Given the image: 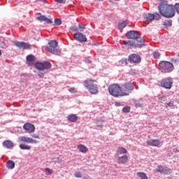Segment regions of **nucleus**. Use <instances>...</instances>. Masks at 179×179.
Here are the masks:
<instances>
[{"mask_svg":"<svg viewBox=\"0 0 179 179\" xmlns=\"http://www.w3.org/2000/svg\"><path fill=\"white\" fill-rule=\"evenodd\" d=\"M69 92H70V93H78V90L75 87H71L69 90Z\"/></svg>","mask_w":179,"mask_h":179,"instance_id":"nucleus-39","label":"nucleus"},{"mask_svg":"<svg viewBox=\"0 0 179 179\" xmlns=\"http://www.w3.org/2000/svg\"><path fill=\"white\" fill-rule=\"evenodd\" d=\"M136 176H138L140 179H149L148 175L143 172H137Z\"/></svg>","mask_w":179,"mask_h":179,"instance_id":"nucleus-28","label":"nucleus"},{"mask_svg":"<svg viewBox=\"0 0 179 179\" xmlns=\"http://www.w3.org/2000/svg\"><path fill=\"white\" fill-rule=\"evenodd\" d=\"M67 120L70 122H76V121H78V115L76 114L69 115L67 116Z\"/></svg>","mask_w":179,"mask_h":179,"instance_id":"nucleus-25","label":"nucleus"},{"mask_svg":"<svg viewBox=\"0 0 179 179\" xmlns=\"http://www.w3.org/2000/svg\"><path fill=\"white\" fill-rule=\"evenodd\" d=\"M49 46H45V50L54 55H61V50L57 48L58 42L57 41H50L48 42Z\"/></svg>","mask_w":179,"mask_h":179,"instance_id":"nucleus-3","label":"nucleus"},{"mask_svg":"<svg viewBox=\"0 0 179 179\" xmlns=\"http://www.w3.org/2000/svg\"><path fill=\"white\" fill-rule=\"evenodd\" d=\"M97 81L93 78H88L84 81V87L87 90L92 87L93 85H96Z\"/></svg>","mask_w":179,"mask_h":179,"instance_id":"nucleus-17","label":"nucleus"},{"mask_svg":"<svg viewBox=\"0 0 179 179\" xmlns=\"http://www.w3.org/2000/svg\"><path fill=\"white\" fill-rule=\"evenodd\" d=\"M56 2H57V3H65L66 0H56Z\"/></svg>","mask_w":179,"mask_h":179,"instance_id":"nucleus-43","label":"nucleus"},{"mask_svg":"<svg viewBox=\"0 0 179 179\" xmlns=\"http://www.w3.org/2000/svg\"><path fill=\"white\" fill-rule=\"evenodd\" d=\"M173 106H174L173 103L169 102L166 104V107H173Z\"/></svg>","mask_w":179,"mask_h":179,"instance_id":"nucleus-47","label":"nucleus"},{"mask_svg":"<svg viewBox=\"0 0 179 179\" xmlns=\"http://www.w3.org/2000/svg\"><path fill=\"white\" fill-rule=\"evenodd\" d=\"M44 75H45V71H44L38 72V76H39V78H43Z\"/></svg>","mask_w":179,"mask_h":179,"instance_id":"nucleus-37","label":"nucleus"},{"mask_svg":"<svg viewBox=\"0 0 179 179\" xmlns=\"http://www.w3.org/2000/svg\"><path fill=\"white\" fill-rule=\"evenodd\" d=\"M134 89H135V87L132 83H127L122 85L120 87V97L129 96V92H131Z\"/></svg>","mask_w":179,"mask_h":179,"instance_id":"nucleus-4","label":"nucleus"},{"mask_svg":"<svg viewBox=\"0 0 179 179\" xmlns=\"http://www.w3.org/2000/svg\"><path fill=\"white\" fill-rule=\"evenodd\" d=\"M19 142H22L23 143H37L38 141L30 137L20 136L18 137Z\"/></svg>","mask_w":179,"mask_h":179,"instance_id":"nucleus-13","label":"nucleus"},{"mask_svg":"<svg viewBox=\"0 0 179 179\" xmlns=\"http://www.w3.org/2000/svg\"><path fill=\"white\" fill-rule=\"evenodd\" d=\"M74 176L77 178H80L82 177V173H80V172H76Z\"/></svg>","mask_w":179,"mask_h":179,"instance_id":"nucleus-40","label":"nucleus"},{"mask_svg":"<svg viewBox=\"0 0 179 179\" xmlns=\"http://www.w3.org/2000/svg\"><path fill=\"white\" fill-rule=\"evenodd\" d=\"M31 136L32 138H35V139H40V136L36 134H32Z\"/></svg>","mask_w":179,"mask_h":179,"instance_id":"nucleus-46","label":"nucleus"},{"mask_svg":"<svg viewBox=\"0 0 179 179\" xmlns=\"http://www.w3.org/2000/svg\"><path fill=\"white\" fill-rule=\"evenodd\" d=\"M13 44L18 48H23L24 50H30L31 48V45L24 42L14 41Z\"/></svg>","mask_w":179,"mask_h":179,"instance_id":"nucleus-9","label":"nucleus"},{"mask_svg":"<svg viewBox=\"0 0 179 179\" xmlns=\"http://www.w3.org/2000/svg\"><path fill=\"white\" fill-rule=\"evenodd\" d=\"M134 104H135V106H136V107H137V108H138V107H143V104H142V103H141L140 102H139V101H134Z\"/></svg>","mask_w":179,"mask_h":179,"instance_id":"nucleus-35","label":"nucleus"},{"mask_svg":"<svg viewBox=\"0 0 179 179\" xmlns=\"http://www.w3.org/2000/svg\"><path fill=\"white\" fill-rule=\"evenodd\" d=\"M126 37L129 40H135V38H138L141 37V34L138 31H129L127 32Z\"/></svg>","mask_w":179,"mask_h":179,"instance_id":"nucleus-8","label":"nucleus"},{"mask_svg":"<svg viewBox=\"0 0 179 179\" xmlns=\"http://www.w3.org/2000/svg\"><path fill=\"white\" fill-rule=\"evenodd\" d=\"M158 100L162 101H166V96H159L158 98Z\"/></svg>","mask_w":179,"mask_h":179,"instance_id":"nucleus-41","label":"nucleus"},{"mask_svg":"<svg viewBox=\"0 0 179 179\" xmlns=\"http://www.w3.org/2000/svg\"><path fill=\"white\" fill-rule=\"evenodd\" d=\"M158 9L159 10V13L164 17H173L174 15H176V13H174V9H176V12L179 13V3H176L173 7L171 5L161 3L158 7Z\"/></svg>","mask_w":179,"mask_h":179,"instance_id":"nucleus-1","label":"nucleus"},{"mask_svg":"<svg viewBox=\"0 0 179 179\" xmlns=\"http://www.w3.org/2000/svg\"><path fill=\"white\" fill-rule=\"evenodd\" d=\"M161 86L162 87H164V89H170L173 86V79L169 78L164 80L161 83Z\"/></svg>","mask_w":179,"mask_h":179,"instance_id":"nucleus-14","label":"nucleus"},{"mask_svg":"<svg viewBox=\"0 0 179 179\" xmlns=\"http://www.w3.org/2000/svg\"><path fill=\"white\" fill-rule=\"evenodd\" d=\"M87 90H88V92H90L91 94H97V93H99V87L97 86V84H94V85Z\"/></svg>","mask_w":179,"mask_h":179,"instance_id":"nucleus-20","label":"nucleus"},{"mask_svg":"<svg viewBox=\"0 0 179 179\" xmlns=\"http://www.w3.org/2000/svg\"><path fill=\"white\" fill-rule=\"evenodd\" d=\"M158 173H161V174H170L171 173V169L167 167H163L162 166H158L156 169Z\"/></svg>","mask_w":179,"mask_h":179,"instance_id":"nucleus-18","label":"nucleus"},{"mask_svg":"<svg viewBox=\"0 0 179 179\" xmlns=\"http://www.w3.org/2000/svg\"><path fill=\"white\" fill-rule=\"evenodd\" d=\"M99 1H103V0H99Z\"/></svg>","mask_w":179,"mask_h":179,"instance_id":"nucleus-51","label":"nucleus"},{"mask_svg":"<svg viewBox=\"0 0 179 179\" xmlns=\"http://www.w3.org/2000/svg\"><path fill=\"white\" fill-rule=\"evenodd\" d=\"M0 55H2V52L0 50Z\"/></svg>","mask_w":179,"mask_h":179,"instance_id":"nucleus-50","label":"nucleus"},{"mask_svg":"<svg viewBox=\"0 0 179 179\" xmlns=\"http://www.w3.org/2000/svg\"><path fill=\"white\" fill-rule=\"evenodd\" d=\"M71 30H72L73 31H78V27L73 26L71 27Z\"/></svg>","mask_w":179,"mask_h":179,"instance_id":"nucleus-42","label":"nucleus"},{"mask_svg":"<svg viewBox=\"0 0 179 179\" xmlns=\"http://www.w3.org/2000/svg\"><path fill=\"white\" fill-rule=\"evenodd\" d=\"M127 24H128V20L123 21L122 23H119L118 29H125V27H127Z\"/></svg>","mask_w":179,"mask_h":179,"instance_id":"nucleus-29","label":"nucleus"},{"mask_svg":"<svg viewBox=\"0 0 179 179\" xmlns=\"http://www.w3.org/2000/svg\"><path fill=\"white\" fill-rule=\"evenodd\" d=\"M80 29H86V26L83 24H79Z\"/></svg>","mask_w":179,"mask_h":179,"instance_id":"nucleus-45","label":"nucleus"},{"mask_svg":"<svg viewBox=\"0 0 179 179\" xmlns=\"http://www.w3.org/2000/svg\"><path fill=\"white\" fill-rule=\"evenodd\" d=\"M62 23V21L59 19H55V24L57 25V26H60V24Z\"/></svg>","mask_w":179,"mask_h":179,"instance_id":"nucleus-38","label":"nucleus"},{"mask_svg":"<svg viewBox=\"0 0 179 179\" xmlns=\"http://www.w3.org/2000/svg\"><path fill=\"white\" fill-rule=\"evenodd\" d=\"M162 16H160V14L155 13V14L152 13H148L146 15V19L148 20V22H153V20H159L161 19Z\"/></svg>","mask_w":179,"mask_h":179,"instance_id":"nucleus-12","label":"nucleus"},{"mask_svg":"<svg viewBox=\"0 0 179 179\" xmlns=\"http://www.w3.org/2000/svg\"><path fill=\"white\" fill-rule=\"evenodd\" d=\"M128 61L130 64H139L141 61V56L137 54H131L129 55Z\"/></svg>","mask_w":179,"mask_h":179,"instance_id":"nucleus-7","label":"nucleus"},{"mask_svg":"<svg viewBox=\"0 0 179 179\" xmlns=\"http://www.w3.org/2000/svg\"><path fill=\"white\" fill-rule=\"evenodd\" d=\"M172 24L173 23L171 22V20H165L164 22V26H166V27H171Z\"/></svg>","mask_w":179,"mask_h":179,"instance_id":"nucleus-31","label":"nucleus"},{"mask_svg":"<svg viewBox=\"0 0 179 179\" xmlns=\"http://www.w3.org/2000/svg\"><path fill=\"white\" fill-rule=\"evenodd\" d=\"M52 65L49 62H36L35 64V67L38 71H47V69H50Z\"/></svg>","mask_w":179,"mask_h":179,"instance_id":"nucleus-6","label":"nucleus"},{"mask_svg":"<svg viewBox=\"0 0 179 179\" xmlns=\"http://www.w3.org/2000/svg\"><path fill=\"white\" fill-rule=\"evenodd\" d=\"M108 92L113 97H121V87L117 84L110 85Z\"/></svg>","mask_w":179,"mask_h":179,"instance_id":"nucleus-5","label":"nucleus"},{"mask_svg":"<svg viewBox=\"0 0 179 179\" xmlns=\"http://www.w3.org/2000/svg\"><path fill=\"white\" fill-rule=\"evenodd\" d=\"M154 58L155 59H159V58H160V53L159 52H154Z\"/></svg>","mask_w":179,"mask_h":179,"instance_id":"nucleus-36","label":"nucleus"},{"mask_svg":"<svg viewBox=\"0 0 179 179\" xmlns=\"http://www.w3.org/2000/svg\"><path fill=\"white\" fill-rule=\"evenodd\" d=\"M147 145L148 146H155V148H161L163 143L159 139H150L147 141Z\"/></svg>","mask_w":179,"mask_h":179,"instance_id":"nucleus-10","label":"nucleus"},{"mask_svg":"<svg viewBox=\"0 0 179 179\" xmlns=\"http://www.w3.org/2000/svg\"><path fill=\"white\" fill-rule=\"evenodd\" d=\"M20 148L22 149V150H30L31 147L30 145L22 143L20 145Z\"/></svg>","mask_w":179,"mask_h":179,"instance_id":"nucleus-30","label":"nucleus"},{"mask_svg":"<svg viewBox=\"0 0 179 179\" xmlns=\"http://www.w3.org/2000/svg\"><path fill=\"white\" fill-rule=\"evenodd\" d=\"M77 149L79 152H80V153H87V152H89V148H87V147L83 144L78 145L77 146Z\"/></svg>","mask_w":179,"mask_h":179,"instance_id":"nucleus-24","label":"nucleus"},{"mask_svg":"<svg viewBox=\"0 0 179 179\" xmlns=\"http://www.w3.org/2000/svg\"><path fill=\"white\" fill-rule=\"evenodd\" d=\"M23 129L24 131H27L28 134H33L34 131H36V127H34V124L31 123H25L23 126Z\"/></svg>","mask_w":179,"mask_h":179,"instance_id":"nucleus-16","label":"nucleus"},{"mask_svg":"<svg viewBox=\"0 0 179 179\" xmlns=\"http://www.w3.org/2000/svg\"><path fill=\"white\" fill-rule=\"evenodd\" d=\"M74 38L77 41H79L80 43H86L87 41V38H86L85 35H83V34L80 32H76L74 34Z\"/></svg>","mask_w":179,"mask_h":179,"instance_id":"nucleus-11","label":"nucleus"},{"mask_svg":"<svg viewBox=\"0 0 179 179\" xmlns=\"http://www.w3.org/2000/svg\"><path fill=\"white\" fill-rule=\"evenodd\" d=\"M123 113H129L131 111V107L129 106H125L122 108Z\"/></svg>","mask_w":179,"mask_h":179,"instance_id":"nucleus-33","label":"nucleus"},{"mask_svg":"<svg viewBox=\"0 0 179 179\" xmlns=\"http://www.w3.org/2000/svg\"><path fill=\"white\" fill-rule=\"evenodd\" d=\"M36 19L40 22H46V23H48V24H51V23H52V20L50 18H48L45 15H41L39 17H37Z\"/></svg>","mask_w":179,"mask_h":179,"instance_id":"nucleus-23","label":"nucleus"},{"mask_svg":"<svg viewBox=\"0 0 179 179\" xmlns=\"http://www.w3.org/2000/svg\"><path fill=\"white\" fill-rule=\"evenodd\" d=\"M6 166L9 170H13V169H15V162L12 160H8L6 162Z\"/></svg>","mask_w":179,"mask_h":179,"instance_id":"nucleus-27","label":"nucleus"},{"mask_svg":"<svg viewBox=\"0 0 179 179\" xmlns=\"http://www.w3.org/2000/svg\"><path fill=\"white\" fill-rule=\"evenodd\" d=\"M159 67L162 69H165L166 71H169V69H173V64L169 62L162 61L159 63Z\"/></svg>","mask_w":179,"mask_h":179,"instance_id":"nucleus-15","label":"nucleus"},{"mask_svg":"<svg viewBox=\"0 0 179 179\" xmlns=\"http://www.w3.org/2000/svg\"><path fill=\"white\" fill-rule=\"evenodd\" d=\"M128 163V156L123 155L117 157V164H125Z\"/></svg>","mask_w":179,"mask_h":179,"instance_id":"nucleus-21","label":"nucleus"},{"mask_svg":"<svg viewBox=\"0 0 179 179\" xmlns=\"http://www.w3.org/2000/svg\"><path fill=\"white\" fill-rule=\"evenodd\" d=\"M34 61H36V57L33 55L27 56V64L29 66H33L34 65Z\"/></svg>","mask_w":179,"mask_h":179,"instance_id":"nucleus-19","label":"nucleus"},{"mask_svg":"<svg viewBox=\"0 0 179 179\" xmlns=\"http://www.w3.org/2000/svg\"><path fill=\"white\" fill-rule=\"evenodd\" d=\"M115 106H116V107H120V106H121V103L115 102Z\"/></svg>","mask_w":179,"mask_h":179,"instance_id":"nucleus-48","label":"nucleus"},{"mask_svg":"<svg viewBox=\"0 0 179 179\" xmlns=\"http://www.w3.org/2000/svg\"><path fill=\"white\" fill-rule=\"evenodd\" d=\"M96 125L99 127V128H101V127H103L102 123L99 121L96 122Z\"/></svg>","mask_w":179,"mask_h":179,"instance_id":"nucleus-44","label":"nucleus"},{"mask_svg":"<svg viewBox=\"0 0 179 179\" xmlns=\"http://www.w3.org/2000/svg\"><path fill=\"white\" fill-rule=\"evenodd\" d=\"M3 148H6V149H13V142L10 140H6L3 142Z\"/></svg>","mask_w":179,"mask_h":179,"instance_id":"nucleus-22","label":"nucleus"},{"mask_svg":"<svg viewBox=\"0 0 179 179\" xmlns=\"http://www.w3.org/2000/svg\"><path fill=\"white\" fill-rule=\"evenodd\" d=\"M39 2H45V0H38Z\"/></svg>","mask_w":179,"mask_h":179,"instance_id":"nucleus-49","label":"nucleus"},{"mask_svg":"<svg viewBox=\"0 0 179 179\" xmlns=\"http://www.w3.org/2000/svg\"><path fill=\"white\" fill-rule=\"evenodd\" d=\"M0 47H1V48H3V50H6L8 48V45H6V43H5V42H1Z\"/></svg>","mask_w":179,"mask_h":179,"instance_id":"nucleus-34","label":"nucleus"},{"mask_svg":"<svg viewBox=\"0 0 179 179\" xmlns=\"http://www.w3.org/2000/svg\"><path fill=\"white\" fill-rule=\"evenodd\" d=\"M44 171L46 173V174H48L50 176H51V174H52V173H54V171L50 168H45L44 169Z\"/></svg>","mask_w":179,"mask_h":179,"instance_id":"nucleus-32","label":"nucleus"},{"mask_svg":"<svg viewBox=\"0 0 179 179\" xmlns=\"http://www.w3.org/2000/svg\"><path fill=\"white\" fill-rule=\"evenodd\" d=\"M123 44L126 47H132L133 48H142L145 45V39L139 36L132 41H123Z\"/></svg>","mask_w":179,"mask_h":179,"instance_id":"nucleus-2","label":"nucleus"},{"mask_svg":"<svg viewBox=\"0 0 179 179\" xmlns=\"http://www.w3.org/2000/svg\"><path fill=\"white\" fill-rule=\"evenodd\" d=\"M116 152L117 155H127L128 153V150L124 147H119L117 148Z\"/></svg>","mask_w":179,"mask_h":179,"instance_id":"nucleus-26","label":"nucleus"}]
</instances>
